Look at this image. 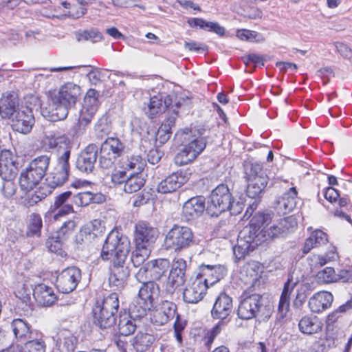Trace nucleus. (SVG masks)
I'll list each match as a JSON object with an SVG mask.
<instances>
[{
	"mask_svg": "<svg viewBox=\"0 0 352 352\" xmlns=\"http://www.w3.org/2000/svg\"><path fill=\"white\" fill-rule=\"evenodd\" d=\"M154 342V338L152 335L138 332L133 338L131 344L136 352H148L150 351Z\"/></svg>",
	"mask_w": 352,
	"mask_h": 352,
	"instance_id": "nucleus-41",
	"label": "nucleus"
},
{
	"mask_svg": "<svg viewBox=\"0 0 352 352\" xmlns=\"http://www.w3.org/2000/svg\"><path fill=\"white\" fill-rule=\"evenodd\" d=\"M323 322L318 316L311 314L302 316L298 320V328L299 331L304 335L314 336L322 331Z\"/></svg>",
	"mask_w": 352,
	"mask_h": 352,
	"instance_id": "nucleus-28",
	"label": "nucleus"
},
{
	"mask_svg": "<svg viewBox=\"0 0 352 352\" xmlns=\"http://www.w3.org/2000/svg\"><path fill=\"white\" fill-rule=\"evenodd\" d=\"M19 172L18 163L13 153L8 149L0 152V177L1 179L16 177Z\"/></svg>",
	"mask_w": 352,
	"mask_h": 352,
	"instance_id": "nucleus-27",
	"label": "nucleus"
},
{
	"mask_svg": "<svg viewBox=\"0 0 352 352\" xmlns=\"http://www.w3.org/2000/svg\"><path fill=\"white\" fill-rule=\"evenodd\" d=\"M175 139L179 148L174 157V162L179 166L193 162L206 147V140L192 135L190 128L178 130L175 135Z\"/></svg>",
	"mask_w": 352,
	"mask_h": 352,
	"instance_id": "nucleus-4",
	"label": "nucleus"
},
{
	"mask_svg": "<svg viewBox=\"0 0 352 352\" xmlns=\"http://www.w3.org/2000/svg\"><path fill=\"white\" fill-rule=\"evenodd\" d=\"M272 214L263 212H255L252 216L248 225L239 232L236 244L233 248L236 261L243 259L262 242L271 240L265 236L262 231L272 223Z\"/></svg>",
	"mask_w": 352,
	"mask_h": 352,
	"instance_id": "nucleus-2",
	"label": "nucleus"
},
{
	"mask_svg": "<svg viewBox=\"0 0 352 352\" xmlns=\"http://www.w3.org/2000/svg\"><path fill=\"white\" fill-rule=\"evenodd\" d=\"M98 146L96 144H88L79 155L77 162V168L86 173H91L94 169L97 159Z\"/></svg>",
	"mask_w": 352,
	"mask_h": 352,
	"instance_id": "nucleus-26",
	"label": "nucleus"
},
{
	"mask_svg": "<svg viewBox=\"0 0 352 352\" xmlns=\"http://www.w3.org/2000/svg\"><path fill=\"white\" fill-rule=\"evenodd\" d=\"M233 307L232 298L225 292L221 293L216 299L211 314L213 318L223 321L228 318Z\"/></svg>",
	"mask_w": 352,
	"mask_h": 352,
	"instance_id": "nucleus-32",
	"label": "nucleus"
},
{
	"mask_svg": "<svg viewBox=\"0 0 352 352\" xmlns=\"http://www.w3.org/2000/svg\"><path fill=\"white\" fill-rule=\"evenodd\" d=\"M69 153L61 154L57 158V165L50 177V185L43 184L34 192L27 196L25 204L32 206L52 193V188L63 186L69 179L70 163Z\"/></svg>",
	"mask_w": 352,
	"mask_h": 352,
	"instance_id": "nucleus-5",
	"label": "nucleus"
},
{
	"mask_svg": "<svg viewBox=\"0 0 352 352\" xmlns=\"http://www.w3.org/2000/svg\"><path fill=\"white\" fill-rule=\"evenodd\" d=\"M202 30L214 32L219 36H223L225 34L224 28L219 25V24L217 22H210L206 21L204 28Z\"/></svg>",
	"mask_w": 352,
	"mask_h": 352,
	"instance_id": "nucleus-61",
	"label": "nucleus"
},
{
	"mask_svg": "<svg viewBox=\"0 0 352 352\" xmlns=\"http://www.w3.org/2000/svg\"><path fill=\"white\" fill-rule=\"evenodd\" d=\"M159 292V286L154 281H146L142 284L137 301L140 307V309L138 310L140 316L146 315L148 311L154 307Z\"/></svg>",
	"mask_w": 352,
	"mask_h": 352,
	"instance_id": "nucleus-16",
	"label": "nucleus"
},
{
	"mask_svg": "<svg viewBox=\"0 0 352 352\" xmlns=\"http://www.w3.org/2000/svg\"><path fill=\"white\" fill-rule=\"evenodd\" d=\"M352 283V266L340 269L336 273V283Z\"/></svg>",
	"mask_w": 352,
	"mask_h": 352,
	"instance_id": "nucleus-59",
	"label": "nucleus"
},
{
	"mask_svg": "<svg viewBox=\"0 0 352 352\" xmlns=\"http://www.w3.org/2000/svg\"><path fill=\"white\" fill-rule=\"evenodd\" d=\"M316 279L320 284H331L336 283V272L332 267H325L318 271Z\"/></svg>",
	"mask_w": 352,
	"mask_h": 352,
	"instance_id": "nucleus-50",
	"label": "nucleus"
},
{
	"mask_svg": "<svg viewBox=\"0 0 352 352\" xmlns=\"http://www.w3.org/2000/svg\"><path fill=\"white\" fill-rule=\"evenodd\" d=\"M202 278L197 274L192 276L187 281L183 291V299L186 303L196 304L204 299L208 289Z\"/></svg>",
	"mask_w": 352,
	"mask_h": 352,
	"instance_id": "nucleus-18",
	"label": "nucleus"
},
{
	"mask_svg": "<svg viewBox=\"0 0 352 352\" xmlns=\"http://www.w3.org/2000/svg\"><path fill=\"white\" fill-rule=\"evenodd\" d=\"M333 296L327 291L315 293L308 301V307L311 313L320 314L331 307Z\"/></svg>",
	"mask_w": 352,
	"mask_h": 352,
	"instance_id": "nucleus-33",
	"label": "nucleus"
},
{
	"mask_svg": "<svg viewBox=\"0 0 352 352\" xmlns=\"http://www.w3.org/2000/svg\"><path fill=\"white\" fill-rule=\"evenodd\" d=\"M322 193L324 199L331 204L337 202L338 199L340 197V192L332 186L324 188L322 190Z\"/></svg>",
	"mask_w": 352,
	"mask_h": 352,
	"instance_id": "nucleus-60",
	"label": "nucleus"
},
{
	"mask_svg": "<svg viewBox=\"0 0 352 352\" xmlns=\"http://www.w3.org/2000/svg\"><path fill=\"white\" fill-rule=\"evenodd\" d=\"M118 327L119 333L124 336H128L133 333L136 329L135 324L129 314L126 311L120 313Z\"/></svg>",
	"mask_w": 352,
	"mask_h": 352,
	"instance_id": "nucleus-43",
	"label": "nucleus"
},
{
	"mask_svg": "<svg viewBox=\"0 0 352 352\" xmlns=\"http://www.w3.org/2000/svg\"><path fill=\"white\" fill-rule=\"evenodd\" d=\"M298 191L296 187L290 188L275 202L274 209L280 215H285L294 210L296 206Z\"/></svg>",
	"mask_w": 352,
	"mask_h": 352,
	"instance_id": "nucleus-30",
	"label": "nucleus"
},
{
	"mask_svg": "<svg viewBox=\"0 0 352 352\" xmlns=\"http://www.w3.org/2000/svg\"><path fill=\"white\" fill-rule=\"evenodd\" d=\"M189 179L190 173L186 170H177L159 182L157 191L161 194L175 192L186 184Z\"/></svg>",
	"mask_w": 352,
	"mask_h": 352,
	"instance_id": "nucleus-20",
	"label": "nucleus"
},
{
	"mask_svg": "<svg viewBox=\"0 0 352 352\" xmlns=\"http://www.w3.org/2000/svg\"><path fill=\"white\" fill-rule=\"evenodd\" d=\"M81 95L80 87L73 82L62 85L58 91L51 95L48 111L52 121L63 120L69 113V109L74 107Z\"/></svg>",
	"mask_w": 352,
	"mask_h": 352,
	"instance_id": "nucleus-3",
	"label": "nucleus"
},
{
	"mask_svg": "<svg viewBox=\"0 0 352 352\" xmlns=\"http://www.w3.org/2000/svg\"><path fill=\"white\" fill-rule=\"evenodd\" d=\"M51 157L41 155L32 160L19 175V184L22 190L30 192L36 187L45 176L50 164Z\"/></svg>",
	"mask_w": 352,
	"mask_h": 352,
	"instance_id": "nucleus-6",
	"label": "nucleus"
},
{
	"mask_svg": "<svg viewBox=\"0 0 352 352\" xmlns=\"http://www.w3.org/2000/svg\"><path fill=\"white\" fill-rule=\"evenodd\" d=\"M135 278L140 283H142V284L146 281H153V280H151L149 278L148 270L146 263L138 270L135 274Z\"/></svg>",
	"mask_w": 352,
	"mask_h": 352,
	"instance_id": "nucleus-63",
	"label": "nucleus"
},
{
	"mask_svg": "<svg viewBox=\"0 0 352 352\" xmlns=\"http://www.w3.org/2000/svg\"><path fill=\"white\" fill-rule=\"evenodd\" d=\"M34 124L32 110L28 107L21 106L12 120V129L21 133H29Z\"/></svg>",
	"mask_w": 352,
	"mask_h": 352,
	"instance_id": "nucleus-24",
	"label": "nucleus"
},
{
	"mask_svg": "<svg viewBox=\"0 0 352 352\" xmlns=\"http://www.w3.org/2000/svg\"><path fill=\"white\" fill-rule=\"evenodd\" d=\"M14 294L24 306L22 307L26 311L32 310L30 293L24 284L18 283L14 287Z\"/></svg>",
	"mask_w": 352,
	"mask_h": 352,
	"instance_id": "nucleus-46",
	"label": "nucleus"
},
{
	"mask_svg": "<svg viewBox=\"0 0 352 352\" xmlns=\"http://www.w3.org/2000/svg\"><path fill=\"white\" fill-rule=\"evenodd\" d=\"M33 296L36 302L43 307H49L57 300V296L52 287L40 283L33 289Z\"/></svg>",
	"mask_w": 352,
	"mask_h": 352,
	"instance_id": "nucleus-36",
	"label": "nucleus"
},
{
	"mask_svg": "<svg viewBox=\"0 0 352 352\" xmlns=\"http://www.w3.org/2000/svg\"><path fill=\"white\" fill-rule=\"evenodd\" d=\"M144 166V159L138 155H132L128 157L123 162L122 167L126 170L136 169L142 170Z\"/></svg>",
	"mask_w": 352,
	"mask_h": 352,
	"instance_id": "nucleus-54",
	"label": "nucleus"
},
{
	"mask_svg": "<svg viewBox=\"0 0 352 352\" xmlns=\"http://www.w3.org/2000/svg\"><path fill=\"white\" fill-rule=\"evenodd\" d=\"M221 331L220 322L208 330L204 337V344L210 350L216 337Z\"/></svg>",
	"mask_w": 352,
	"mask_h": 352,
	"instance_id": "nucleus-57",
	"label": "nucleus"
},
{
	"mask_svg": "<svg viewBox=\"0 0 352 352\" xmlns=\"http://www.w3.org/2000/svg\"><path fill=\"white\" fill-rule=\"evenodd\" d=\"M16 98L12 94L3 97L0 101V116L3 119H10L16 111Z\"/></svg>",
	"mask_w": 352,
	"mask_h": 352,
	"instance_id": "nucleus-42",
	"label": "nucleus"
},
{
	"mask_svg": "<svg viewBox=\"0 0 352 352\" xmlns=\"http://www.w3.org/2000/svg\"><path fill=\"white\" fill-rule=\"evenodd\" d=\"M19 352H45L46 344L42 337L28 340L23 345L19 344Z\"/></svg>",
	"mask_w": 352,
	"mask_h": 352,
	"instance_id": "nucleus-48",
	"label": "nucleus"
},
{
	"mask_svg": "<svg viewBox=\"0 0 352 352\" xmlns=\"http://www.w3.org/2000/svg\"><path fill=\"white\" fill-rule=\"evenodd\" d=\"M208 210L212 216H218L230 210L234 199L226 184L218 185L211 192Z\"/></svg>",
	"mask_w": 352,
	"mask_h": 352,
	"instance_id": "nucleus-11",
	"label": "nucleus"
},
{
	"mask_svg": "<svg viewBox=\"0 0 352 352\" xmlns=\"http://www.w3.org/2000/svg\"><path fill=\"white\" fill-rule=\"evenodd\" d=\"M40 145L45 151H59L63 148L65 151L62 154L69 153L70 157L73 141L63 130H54L43 135Z\"/></svg>",
	"mask_w": 352,
	"mask_h": 352,
	"instance_id": "nucleus-14",
	"label": "nucleus"
},
{
	"mask_svg": "<svg viewBox=\"0 0 352 352\" xmlns=\"http://www.w3.org/2000/svg\"><path fill=\"white\" fill-rule=\"evenodd\" d=\"M144 184L145 179L141 175L133 174L125 181L124 190L126 193L136 192L144 186Z\"/></svg>",
	"mask_w": 352,
	"mask_h": 352,
	"instance_id": "nucleus-47",
	"label": "nucleus"
},
{
	"mask_svg": "<svg viewBox=\"0 0 352 352\" xmlns=\"http://www.w3.org/2000/svg\"><path fill=\"white\" fill-rule=\"evenodd\" d=\"M131 248L129 239L115 230L107 235L102 245L100 256L104 261H110L108 280L111 285L117 288H123L129 276L125 262Z\"/></svg>",
	"mask_w": 352,
	"mask_h": 352,
	"instance_id": "nucleus-1",
	"label": "nucleus"
},
{
	"mask_svg": "<svg viewBox=\"0 0 352 352\" xmlns=\"http://www.w3.org/2000/svg\"><path fill=\"white\" fill-rule=\"evenodd\" d=\"M187 325V321L182 319L179 314L176 315V318L173 324L174 334L179 343L182 342V333Z\"/></svg>",
	"mask_w": 352,
	"mask_h": 352,
	"instance_id": "nucleus-56",
	"label": "nucleus"
},
{
	"mask_svg": "<svg viewBox=\"0 0 352 352\" xmlns=\"http://www.w3.org/2000/svg\"><path fill=\"white\" fill-rule=\"evenodd\" d=\"M186 262L179 258L174 260L166 280L164 289L167 294H173L185 282Z\"/></svg>",
	"mask_w": 352,
	"mask_h": 352,
	"instance_id": "nucleus-22",
	"label": "nucleus"
},
{
	"mask_svg": "<svg viewBox=\"0 0 352 352\" xmlns=\"http://www.w3.org/2000/svg\"><path fill=\"white\" fill-rule=\"evenodd\" d=\"M164 106L163 104L162 98L160 96H153L150 98L148 104L146 114L149 118H154L163 113Z\"/></svg>",
	"mask_w": 352,
	"mask_h": 352,
	"instance_id": "nucleus-49",
	"label": "nucleus"
},
{
	"mask_svg": "<svg viewBox=\"0 0 352 352\" xmlns=\"http://www.w3.org/2000/svg\"><path fill=\"white\" fill-rule=\"evenodd\" d=\"M236 36L241 41L249 42H260L263 41V36L256 31L242 29L236 31Z\"/></svg>",
	"mask_w": 352,
	"mask_h": 352,
	"instance_id": "nucleus-55",
	"label": "nucleus"
},
{
	"mask_svg": "<svg viewBox=\"0 0 352 352\" xmlns=\"http://www.w3.org/2000/svg\"><path fill=\"white\" fill-rule=\"evenodd\" d=\"M11 329L14 338L19 342H24L32 338V327L21 318H15L11 322Z\"/></svg>",
	"mask_w": 352,
	"mask_h": 352,
	"instance_id": "nucleus-38",
	"label": "nucleus"
},
{
	"mask_svg": "<svg viewBox=\"0 0 352 352\" xmlns=\"http://www.w3.org/2000/svg\"><path fill=\"white\" fill-rule=\"evenodd\" d=\"M185 49L190 52H204L208 51V46L204 43H199L194 41H186L184 43Z\"/></svg>",
	"mask_w": 352,
	"mask_h": 352,
	"instance_id": "nucleus-62",
	"label": "nucleus"
},
{
	"mask_svg": "<svg viewBox=\"0 0 352 352\" xmlns=\"http://www.w3.org/2000/svg\"><path fill=\"white\" fill-rule=\"evenodd\" d=\"M118 308V296L115 292L102 299L96 300L92 309L94 324L102 329L113 327Z\"/></svg>",
	"mask_w": 352,
	"mask_h": 352,
	"instance_id": "nucleus-7",
	"label": "nucleus"
},
{
	"mask_svg": "<svg viewBox=\"0 0 352 352\" xmlns=\"http://www.w3.org/2000/svg\"><path fill=\"white\" fill-rule=\"evenodd\" d=\"M307 292L304 287L296 290L295 298L293 300V307L296 309H301L307 298Z\"/></svg>",
	"mask_w": 352,
	"mask_h": 352,
	"instance_id": "nucleus-58",
	"label": "nucleus"
},
{
	"mask_svg": "<svg viewBox=\"0 0 352 352\" xmlns=\"http://www.w3.org/2000/svg\"><path fill=\"white\" fill-rule=\"evenodd\" d=\"M80 279L81 272L78 267H67L57 276L56 286L60 292L69 294L76 288Z\"/></svg>",
	"mask_w": 352,
	"mask_h": 352,
	"instance_id": "nucleus-23",
	"label": "nucleus"
},
{
	"mask_svg": "<svg viewBox=\"0 0 352 352\" xmlns=\"http://www.w3.org/2000/svg\"><path fill=\"white\" fill-rule=\"evenodd\" d=\"M72 197V192L69 190L55 197L54 203L50 206L45 217H50L54 221H57L66 215L74 213L73 204L68 203Z\"/></svg>",
	"mask_w": 352,
	"mask_h": 352,
	"instance_id": "nucleus-19",
	"label": "nucleus"
},
{
	"mask_svg": "<svg viewBox=\"0 0 352 352\" xmlns=\"http://www.w3.org/2000/svg\"><path fill=\"white\" fill-rule=\"evenodd\" d=\"M205 208V199L203 197H191L183 205L182 217L187 221L195 219L203 214Z\"/></svg>",
	"mask_w": 352,
	"mask_h": 352,
	"instance_id": "nucleus-31",
	"label": "nucleus"
},
{
	"mask_svg": "<svg viewBox=\"0 0 352 352\" xmlns=\"http://www.w3.org/2000/svg\"><path fill=\"white\" fill-rule=\"evenodd\" d=\"M296 286V282H293L292 276H289L284 283L277 307L276 323L278 324L283 325L289 320L291 295Z\"/></svg>",
	"mask_w": 352,
	"mask_h": 352,
	"instance_id": "nucleus-17",
	"label": "nucleus"
},
{
	"mask_svg": "<svg viewBox=\"0 0 352 352\" xmlns=\"http://www.w3.org/2000/svg\"><path fill=\"white\" fill-rule=\"evenodd\" d=\"M177 113L173 112L168 116L159 126L155 133V143L156 146H160L166 143L172 135V128L175 126Z\"/></svg>",
	"mask_w": 352,
	"mask_h": 352,
	"instance_id": "nucleus-35",
	"label": "nucleus"
},
{
	"mask_svg": "<svg viewBox=\"0 0 352 352\" xmlns=\"http://www.w3.org/2000/svg\"><path fill=\"white\" fill-rule=\"evenodd\" d=\"M176 305L168 300L162 301L153 314V322L158 325L166 324L176 314Z\"/></svg>",
	"mask_w": 352,
	"mask_h": 352,
	"instance_id": "nucleus-34",
	"label": "nucleus"
},
{
	"mask_svg": "<svg viewBox=\"0 0 352 352\" xmlns=\"http://www.w3.org/2000/svg\"><path fill=\"white\" fill-rule=\"evenodd\" d=\"M149 256L148 248L135 245V249L132 252L131 262L133 265L138 267L141 266Z\"/></svg>",
	"mask_w": 352,
	"mask_h": 352,
	"instance_id": "nucleus-51",
	"label": "nucleus"
},
{
	"mask_svg": "<svg viewBox=\"0 0 352 352\" xmlns=\"http://www.w3.org/2000/svg\"><path fill=\"white\" fill-rule=\"evenodd\" d=\"M43 228L42 217L38 213H32L30 215L27 226L26 234L28 236H40Z\"/></svg>",
	"mask_w": 352,
	"mask_h": 352,
	"instance_id": "nucleus-45",
	"label": "nucleus"
},
{
	"mask_svg": "<svg viewBox=\"0 0 352 352\" xmlns=\"http://www.w3.org/2000/svg\"><path fill=\"white\" fill-rule=\"evenodd\" d=\"M194 239V233L190 228L175 224L166 234L162 245L166 250L179 254L190 247Z\"/></svg>",
	"mask_w": 352,
	"mask_h": 352,
	"instance_id": "nucleus-8",
	"label": "nucleus"
},
{
	"mask_svg": "<svg viewBox=\"0 0 352 352\" xmlns=\"http://www.w3.org/2000/svg\"><path fill=\"white\" fill-rule=\"evenodd\" d=\"M104 199L101 193H93L90 191H83L75 194L72 197L73 203L78 207H85L91 204L100 203Z\"/></svg>",
	"mask_w": 352,
	"mask_h": 352,
	"instance_id": "nucleus-40",
	"label": "nucleus"
},
{
	"mask_svg": "<svg viewBox=\"0 0 352 352\" xmlns=\"http://www.w3.org/2000/svg\"><path fill=\"white\" fill-rule=\"evenodd\" d=\"M298 228V219L294 215L280 219L276 223L267 226L262 231L263 234L273 240L280 236L294 232Z\"/></svg>",
	"mask_w": 352,
	"mask_h": 352,
	"instance_id": "nucleus-21",
	"label": "nucleus"
},
{
	"mask_svg": "<svg viewBox=\"0 0 352 352\" xmlns=\"http://www.w3.org/2000/svg\"><path fill=\"white\" fill-rule=\"evenodd\" d=\"M148 276L153 281L159 280L165 275L170 268V261L168 258H155L146 263Z\"/></svg>",
	"mask_w": 352,
	"mask_h": 352,
	"instance_id": "nucleus-37",
	"label": "nucleus"
},
{
	"mask_svg": "<svg viewBox=\"0 0 352 352\" xmlns=\"http://www.w3.org/2000/svg\"><path fill=\"white\" fill-rule=\"evenodd\" d=\"M226 274L227 269L223 265L202 264L199 267V272L197 274L206 280L205 283L209 287L223 278Z\"/></svg>",
	"mask_w": 352,
	"mask_h": 352,
	"instance_id": "nucleus-29",
	"label": "nucleus"
},
{
	"mask_svg": "<svg viewBox=\"0 0 352 352\" xmlns=\"http://www.w3.org/2000/svg\"><path fill=\"white\" fill-rule=\"evenodd\" d=\"M99 106V92L94 89H88L79 111L78 126L80 129L85 130L86 127L91 124Z\"/></svg>",
	"mask_w": 352,
	"mask_h": 352,
	"instance_id": "nucleus-12",
	"label": "nucleus"
},
{
	"mask_svg": "<svg viewBox=\"0 0 352 352\" xmlns=\"http://www.w3.org/2000/svg\"><path fill=\"white\" fill-rule=\"evenodd\" d=\"M245 179L248 183L247 193L251 198H256L267 184V177L264 175L261 164L254 163L245 169Z\"/></svg>",
	"mask_w": 352,
	"mask_h": 352,
	"instance_id": "nucleus-13",
	"label": "nucleus"
},
{
	"mask_svg": "<svg viewBox=\"0 0 352 352\" xmlns=\"http://www.w3.org/2000/svg\"><path fill=\"white\" fill-rule=\"evenodd\" d=\"M77 228V223L74 219H69L65 221L57 232V238L59 239H67L69 238Z\"/></svg>",
	"mask_w": 352,
	"mask_h": 352,
	"instance_id": "nucleus-52",
	"label": "nucleus"
},
{
	"mask_svg": "<svg viewBox=\"0 0 352 352\" xmlns=\"http://www.w3.org/2000/svg\"><path fill=\"white\" fill-rule=\"evenodd\" d=\"M127 179L124 170H118L111 174V180L114 185H120Z\"/></svg>",
	"mask_w": 352,
	"mask_h": 352,
	"instance_id": "nucleus-64",
	"label": "nucleus"
},
{
	"mask_svg": "<svg viewBox=\"0 0 352 352\" xmlns=\"http://www.w3.org/2000/svg\"><path fill=\"white\" fill-rule=\"evenodd\" d=\"M309 236L305 239L301 248L302 254H307L313 249L318 248L329 243V236L322 229L308 227Z\"/></svg>",
	"mask_w": 352,
	"mask_h": 352,
	"instance_id": "nucleus-25",
	"label": "nucleus"
},
{
	"mask_svg": "<svg viewBox=\"0 0 352 352\" xmlns=\"http://www.w3.org/2000/svg\"><path fill=\"white\" fill-rule=\"evenodd\" d=\"M158 236V228L148 221L140 220L134 225L133 243L135 245L149 248L155 243Z\"/></svg>",
	"mask_w": 352,
	"mask_h": 352,
	"instance_id": "nucleus-15",
	"label": "nucleus"
},
{
	"mask_svg": "<svg viewBox=\"0 0 352 352\" xmlns=\"http://www.w3.org/2000/svg\"><path fill=\"white\" fill-rule=\"evenodd\" d=\"M91 0H71L61 3L63 7L67 9V15L73 19H78L87 12L85 6L91 3Z\"/></svg>",
	"mask_w": 352,
	"mask_h": 352,
	"instance_id": "nucleus-39",
	"label": "nucleus"
},
{
	"mask_svg": "<svg viewBox=\"0 0 352 352\" xmlns=\"http://www.w3.org/2000/svg\"><path fill=\"white\" fill-rule=\"evenodd\" d=\"M263 307V296L255 292L253 287L243 291L239 298L237 316L242 320L256 318Z\"/></svg>",
	"mask_w": 352,
	"mask_h": 352,
	"instance_id": "nucleus-9",
	"label": "nucleus"
},
{
	"mask_svg": "<svg viewBox=\"0 0 352 352\" xmlns=\"http://www.w3.org/2000/svg\"><path fill=\"white\" fill-rule=\"evenodd\" d=\"M125 146L116 137L107 138L100 145L99 164L103 168H112L118 159L123 154Z\"/></svg>",
	"mask_w": 352,
	"mask_h": 352,
	"instance_id": "nucleus-10",
	"label": "nucleus"
},
{
	"mask_svg": "<svg viewBox=\"0 0 352 352\" xmlns=\"http://www.w3.org/2000/svg\"><path fill=\"white\" fill-rule=\"evenodd\" d=\"M16 177L1 179L3 180L1 188V193L6 199L12 197L16 192L17 187L15 184Z\"/></svg>",
	"mask_w": 352,
	"mask_h": 352,
	"instance_id": "nucleus-53",
	"label": "nucleus"
},
{
	"mask_svg": "<svg viewBox=\"0 0 352 352\" xmlns=\"http://www.w3.org/2000/svg\"><path fill=\"white\" fill-rule=\"evenodd\" d=\"M338 258L337 248L332 246L324 254H314L311 259L316 260L315 267H321L329 263L336 261Z\"/></svg>",
	"mask_w": 352,
	"mask_h": 352,
	"instance_id": "nucleus-44",
	"label": "nucleus"
}]
</instances>
